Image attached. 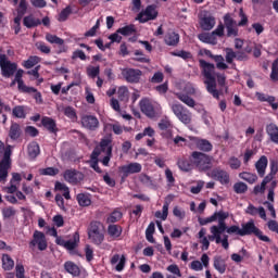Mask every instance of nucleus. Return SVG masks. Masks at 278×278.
I'll return each instance as SVG.
<instances>
[{
    "instance_id": "32",
    "label": "nucleus",
    "mask_w": 278,
    "mask_h": 278,
    "mask_svg": "<svg viewBox=\"0 0 278 278\" xmlns=\"http://www.w3.org/2000/svg\"><path fill=\"white\" fill-rule=\"evenodd\" d=\"M23 25L24 27H27V29H33V27H38V25H42V22L40 18L34 17V15H28L23 18Z\"/></svg>"
},
{
    "instance_id": "11",
    "label": "nucleus",
    "mask_w": 278,
    "mask_h": 278,
    "mask_svg": "<svg viewBox=\"0 0 278 278\" xmlns=\"http://www.w3.org/2000/svg\"><path fill=\"white\" fill-rule=\"evenodd\" d=\"M157 7L155 4H150L148 5L144 11H141L138 15H137V21H139V23H149V21H155V18H157Z\"/></svg>"
},
{
    "instance_id": "26",
    "label": "nucleus",
    "mask_w": 278,
    "mask_h": 278,
    "mask_svg": "<svg viewBox=\"0 0 278 278\" xmlns=\"http://www.w3.org/2000/svg\"><path fill=\"white\" fill-rule=\"evenodd\" d=\"M255 168L258 177H264V175H266V168H268V157L262 155L255 163Z\"/></svg>"
},
{
    "instance_id": "41",
    "label": "nucleus",
    "mask_w": 278,
    "mask_h": 278,
    "mask_svg": "<svg viewBox=\"0 0 278 278\" xmlns=\"http://www.w3.org/2000/svg\"><path fill=\"white\" fill-rule=\"evenodd\" d=\"M240 179H243V181H247L248 184H255L257 181V175L249 172H242L239 174Z\"/></svg>"
},
{
    "instance_id": "62",
    "label": "nucleus",
    "mask_w": 278,
    "mask_h": 278,
    "mask_svg": "<svg viewBox=\"0 0 278 278\" xmlns=\"http://www.w3.org/2000/svg\"><path fill=\"white\" fill-rule=\"evenodd\" d=\"M15 277L25 278V266H23L21 263H17L15 266Z\"/></svg>"
},
{
    "instance_id": "31",
    "label": "nucleus",
    "mask_w": 278,
    "mask_h": 278,
    "mask_svg": "<svg viewBox=\"0 0 278 278\" xmlns=\"http://www.w3.org/2000/svg\"><path fill=\"white\" fill-rule=\"evenodd\" d=\"M27 153L30 160H36L40 155V146L38 142H30L27 147Z\"/></svg>"
},
{
    "instance_id": "17",
    "label": "nucleus",
    "mask_w": 278,
    "mask_h": 278,
    "mask_svg": "<svg viewBox=\"0 0 278 278\" xmlns=\"http://www.w3.org/2000/svg\"><path fill=\"white\" fill-rule=\"evenodd\" d=\"M139 108L142 114L148 116V118H155V116L157 115V113L155 112V106H153V103H151V101H149L148 99L140 100Z\"/></svg>"
},
{
    "instance_id": "22",
    "label": "nucleus",
    "mask_w": 278,
    "mask_h": 278,
    "mask_svg": "<svg viewBox=\"0 0 278 278\" xmlns=\"http://www.w3.org/2000/svg\"><path fill=\"white\" fill-rule=\"evenodd\" d=\"M213 267L219 275H225L227 271V260L223 258V256L217 255L213 258Z\"/></svg>"
},
{
    "instance_id": "2",
    "label": "nucleus",
    "mask_w": 278,
    "mask_h": 278,
    "mask_svg": "<svg viewBox=\"0 0 278 278\" xmlns=\"http://www.w3.org/2000/svg\"><path fill=\"white\" fill-rule=\"evenodd\" d=\"M227 218H229V213H226L224 211H218V212H215L210 217H206V218L199 217L198 222H199V225L203 227L205 225H208V223H216V220H218L217 226L211 227V233L213 236H217L219 231H225L227 229V223H225ZM218 239L219 237L217 236V240Z\"/></svg>"
},
{
    "instance_id": "50",
    "label": "nucleus",
    "mask_w": 278,
    "mask_h": 278,
    "mask_svg": "<svg viewBox=\"0 0 278 278\" xmlns=\"http://www.w3.org/2000/svg\"><path fill=\"white\" fill-rule=\"evenodd\" d=\"M249 190V186L242 181L236 182L233 185V191L236 194H245V192Z\"/></svg>"
},
{
    "instance_id": "21",
    "label": "nucleus",
    "mask_w": 278,
    "mask_h": 278,
    "mask_svg": "<svg viewBox=\"0 0 278 278\" xmlns=\"http://www.w3.org/2000/svg\"><path fill=\"white\" fill-rule=\"evenodd\" d=\"M141 170H142V165L140 163H130L128 165L122 166V173L124 177H129V175L141 173Z\"/></svg>"
},
{
    "instance_id": "6",
    "label": "nucleus",
    "mask_w": 278,
    "mask_h": 278,
    "mask_svg": "<svg viewBox=\"0 0 278 278\" xmlns=\"http://www.w3.org/2000/svg\"><path fill=\"white\" fill-rule=\"evenodd\" d=\"M12 168V149L10 146L4 150L2 160L0 161V184L8 181L9 170Z\"/></svg>"
},
{
    "instance_id": "24",
    "label": "nucleus",
    "mask_w": 278,
    "mask_h": 278,
    "mask_svg": "<svg viewBox=\"0 0 278 278\" xmlns=\"http://www.w3.org/2000/svg\"><path fill=\"white\" fill-rule=\"evenodd\" d=\"M25 71L23 70H16L15 71V81H17V89L20 92H29L33 89H29V86L25 85V81L23 80V75Z\"/></svg>"
},
{
    "instance_id": "9",
    "label": "nucleus",
    "mask_w": 278,
    "mask_h": 278,
    "mask_svg": "<svg viewBox=\"0 0 278 278\" xmlns=\"http://www.w3.org/2000/svg\"><path fill=\"white\" fill-rule=\"evenodd\" d=\"M29 249H37L39 251H47V247L49 244L47 243V237L45 236V232L35 230L33 233V240L28 243Z\"/></svg>"
},
{
    "instance_id": "54",
    "label": "nucleus",
    "mask_w": 278,
    "mask_h": 278,
    "mask_svg": "<svg viewBox=\"0 0 278 278\" xmlns=\"http://www.w3.org/2000/svg\"><path fill=\"white\" fill-rule=\"evenodd\" d=\"M21 21H23V17L15 16L13 20V24L11 25V29L14 30L15 36H18V34H21Z\"/></svg>"
},
{
    "instance_id": "4",
    "label": "nucleus",
    "mask_w": 278,
    "mask_h": 278,
    "mask_svg": "<svg viewBox=\"0 0 278 278\" xmlns=\"http://www.w3.org/2000/svg\"><path fill=\"white\" fill-rule=\"evenodd\" d=\"M87 233L90 242L97 244V247L103 244V240H105V228L101 222H91L87 229Z\"/></svg>"
},
{
    "instance_id": "42",
    "label": "nucleus",
    "mask_w": 278,
    "mask_h": 278,
    "mask_svg": "<svg viewBox=\"0 0 278 278\" xmlns=\"http://www.w3.org/2000/svg\"><path fill=\"white\" fill-rule=\"evenodd\" d=\"M146 136L153 138L155 136V129H153L151 126L146 127L142 132L136 135L135 140H142V138Z\"/></svg>"
},
{
    "instance_id": "56",
    "label": "nucleus",
    "mask_w": 278,
    "mask_h": 278,
    "mask_svg": "<svg viewBox=\"0 0 278 278\" xmlns=\"http://www.w3.org/2000/svg\"><path fill=\"white\" fill-rule=\"evenodd\" d=\"M13 116H15V118H25L27 114L22 105H17L13 109Z\"/></svg>"
},
{
    "instance_id": "30",
    "label": "nucleus",
    "mask_w": 278,
    "mask_h": 278,
    "mask_svg": "<svg viewBox=\"0 0 278 278\" xmlns=\"http://www.w3.org/2000/svg\"><path fill=\"white\" fill-rule=\"evenodd\" d=\"M64 268L66 273L72 275V277H79L81 275V269H79V266L71 261L65 262Z\"/></svg>"
},
{
    "instance_id": "8",
    "label": "nucleus",
    "mask_w": 278,
    "mask_h": 278,
    "mask_svg": "<svg viewBox=\"0 0 278 278\" xmlns=\"http://www.w3.org/2000/svg\"><path fill=\"white\" fill-rule=\"evenodd\" d=\"M172 112H174L175 116L184 123V125H190L192 123V113L181 103L172 104Z\"/></svg>"
},
{
    "instance_id": "55",
    "label": "nucleus",
    "mask_w": 278,
    "mask_h": 278,
    "mask_svg": "<svg viewBox=\"0 0 278 278\" xmlns=\"http://www.w3.org/2000/svg\"><path fill=\"white\" fill-rule=\"evenodd\" d=\"M172 55H174V58H181L182 60H192V53L185 50L172 52Z\"/></svg>"
},
{
    "instance_id": "25",
    "label": "nucleus",
    "mask_w": 278,
    "mask_h": 278,
    "mask_svg": "<svg viewBox=\"0 0 278 278\" xmlns=\"http://www.w3.org/2000/svg\"><path fill=\"white\" fill-rule=\"evenodd\" d=\"M245 214H249L250 216H260L263 220H266V210L264 206L255 207L253 204H249Z\"/></svg>"
},
{
    "instance_id": "51",
    "label": "nucleus",
    "mask_w": 278,
    "mask_h": 278,
    "mask_svg": "<svg viewBox=\"0 0 278 278\" xmlns=\"http://www.w3.org/2000/svg\"><path fill=\"white\" fill-rule=\"evenodd\" d=\"M46 40L48 42H50L51 45H60V46L64 45V39H62L55 35H52V34H47Z\"/></svg>"
},
{
    "instance_id": "1",
    "label": "nucleus",
    "mask_w": 278,
    "mask_h": 278,
    "mask_svg": "<svg viewBox=\"0 0 278 278\" xmlns=\"http://www.w3.org/2000/svg\"><path fill=\"white\" fill-rule=\"evenodd\" d=\"M200 68L202 70V75L205 77L204 84L208 94H212L214 99H220V91L216 89V77L214 76V71L216 66L214 63H207V61L200 59L199 60Z\"/></svg>"
},
{
    "instance_id": "3",
    "label": "nucleus",
    "mask_w": 278,
    "mask_h": 278,
    "mask_svg": "<svg viewBox=\"0 0 278 278\" xmlns=\"http://www.w3.org/2000/svg\"><path fill=\"white\" fill-rule=\"evenodd\" d=\"M191 162L200 173H207V170H212L214 157L200 151H193L191 153Z\"/></svg>"
},
{
    "instance_id": "61",
    "label": "nucleus",
    "mask_w": 278,
    "mask_h": 278,
    "mask_svg": "<svg viewBox=\"0 0 278 278\" xmlns=\"http://www.w3.org/2000/svg\"><path fill=\"white\" fill-rule=\"evenodd\" d=\"M233 60H236V52H233V49L227 48L226 49V62H227V64H233Z\"/></svg>"
},
{
    "instance_id": "37",
    "label": "nucleus",
    "mask_w": 278,
    "mask_h": 278,
    "mask_svg": "<svg viewBox=\"0 0 278 278\" xmlns=\"http://www.w3.org/2000/svg\"><path fill=\"white\" fill-rule=\"evenodd\" d=\"M78 242H79V232H74L73 239L65 241L64 249H67V251H75V249H77Z\"/></svg>"
},
{
    "instance_id": "19",
    "label": "nucleus",
    "mask_w": 278,
    "mask_h": 278,
    "mask_svg": "<svg viewBox=\"0 0 278 278\" xmlns=\"http://www.w3.org/2000/svg\"><path fill=\"white\" fill-rule=\"evenodd\" d=\"M179 34L175 33L173 29H169L164 36V43L167 47H177V45H179Z\"/></svg>"
},
{
    "instance_id": "14",
    "label": "nucleus",
    "mask_w": 278,
    "mask_h": 278,
    "mask_svg": "<svg viewBox=\"0 0 278 278\" xmlns=\"http://www.w3.org/2000/svg\"><path fill=\"white\" fill-rule=\"evenodd\" d=\"M80 123L83 127L89 131H97V129H99V118L94 115H83L80 117Z\"/></svg>"
},
{
    "instance_id": "38",
    "label": "nucleus",
    "mask_w": 278,
    "mask_h": 278,
    "mask_svg": "<svg viewBox=\"0 0 278 278\" xmlns=\"http://www.w3.org/2000/svg\"><path fill=\"white\" fill-rule=\"evenodd\" d=\"M76 200L78 201V205H80V207H88L92 203L90 195L86 193H78Z\"/></svg>"
},
{
    "instance_id": "60",
    "label": "nucleus",
    "mask_w": 278,
    "mask_h": 278,
    "mask_svg": "<svg viewBox=\"0 0 278 278\" xmlns=\"http://www.w3.org/2000/svg\"><path fill=\"white\" fill-rule=\"evenodd\" d=\"M224 25L226 28L236 27V22H235L233 17H231V14L226 13L224 15Z\"/></svg>"
},
{
    "instance_id": "44",
    "label": "nucleus",
    "mask_w": 278,
    "mask_h": 278,
    "mask_svg": "<svg viewBox=\"0 0 278 278\" xmlns=\"http://www.w3.org/2000/svg\"><path fill=\"white\" fill-rule=\"evenodd\" d=\"M71 14H73V9L71 8V5H68L60 12L58 17L59 23H64L68 21Z\"/></svg>"
},
{
    "instance_id": "57",
    "label": "nucleus",
    "mask_w": 278,
    "mask_h": 278,
    "mask_svg": "<svg viewBox=\"0 0 278 278\" xmlns=\"http://www.w3.org/2000/svg\"><path fill=\"white\" fill-rule=\"evenodd\" d=\"M270 79L271 81H278V59L271 64Z\"/></svg>"
},
{
    "instance_id": "47",
    "label": "nucleus",
    "mask_w": 278,
    "mask_h": 278,
    "mask_svg": "<svg viewBox=\"0 0 278 278\" xmlns=\"http://www.w3.org/2000/svg\"><path fill=\"white\" fill-rule=\"evenodd\" d=\"M16 12V16L21 18H23L27 14V0H20Z\"/></svg>"
},
{
    "instance_id": "63",
    "label": "nucleus",
    "mask_w": 278,
    "mask_h": 278,
    "mask_svg": "<svg viewBox=\"0 0 278 278\" xmlns=\"http://www.w3.org/2000/svg\"><path fill=\"white\" fill-rule=\"evenodd\" d=\"M139 181L141 182V184H143V186H153V180L151 179V177H149V175H147V174H141L140 176H139Z\"/></svg>"
},
{
    "instance_id": "59",
    "label": "nucleus",
    "mask_w": 278,
    "mask_h": 278,
    "mask_svg": "<svg viewBox=\"0 0 278 278\" xmlns=\"http://www.w3.org/2000/svg\"><path fill=\"white\" fill-rule=\"evenodd\" d=\"M58 173H60V169L54 168V167H47L41 169V175H46L49 177H55V175H58Z\"/></svg>"
},
{
    "instance_id": "52",
    "label": "nucleus",
    "mask_w": 278,
    "mask_h": 278,
    "mask_svg": "<svg viewBox=\"0 0 278 278\" xmlns=\"http://www.w3.org/2000/svg\"><path fill=\"white\" fill-rule=\"evenodd\" d=\"M99 73H101V67L99 66L87 67V75L91 79H97V77H99Z\"/></svg>"
},
{
    "instance_id": "20",
    "label": "nucleus",
    "mask_w": 278,
    "mask_h": 278,
    "mask_svg": "<svg viewBox=\"0 0 278 278\" xmlns=\"http://www.w3.org/2000/svg\"><path fill=\"white\" fill-rule=\"evenodd\" d=\"M106 141V147L104 149H100V155L101 153H105V156L102 159L101 163L103 166H110V160H112V146L110 139H102L101 142Z\"/></svg>"
},
{
    "instance_id": "40",
    "label": "nucleus",
    "mask_w": 278,
    "mask_h": 278,
    "mask_svg": "<svg viewBox=\"0 0 278 278\" xmlns=\"http://www.w3.org/2000/svg\"><path fill=\"white\" fill-rule=\"evenodd\" d=\"M2 268L3 270H12L14 268V260L9 254L2 255Z\"/></svg>"
},
{
    "instance_id": "39",
    "label": "nucleus",
    "mask_w": 278,
    "mask_h": 278,
    "mask_svg": "<svg viewBox=\"0 0 278 278\" xmlns=\"http://www.w3.org/2000/svg\"><path fill=\"white\" fill-rule=\"evenodd\" d=\"M121 218H123V212L121 211V208H115L106 218V223L109 224H114V223H118V220H121Z\"/></svg>"
},
{
    "instance_id": "64",
    "label": "nucleus",
    "mask_w": 278,
    "mask_h": 278,
    "mask_svg": "<svg viewBox=\"0 0 278 278\" xmlns=\"http://www.w3.org/2000/svg\"><path fill=\"white\" fill-rule=\"evenodd\" d=\"M164 81V74L162 72H156L151 78V84H162Z\"/></svg>"
},
{
    "instance_id": "27",
    "label": "nucleus",
    "mask_w": 278,
    "mask_h": 278,
    "mask_svg": "<svg viewBox=\"0 0 278 278\" xmlns=\"http://www.w3.org/2000/svg\"><path fill=\"white\" fill-rule=\"evenodd\" d=\"M41 125L50 134H58V124L55 123V119L48 117V116H43L41 118Z\"/></svg>"
},
{
    "instance_id": "46",
    "label": "nucleus",
    "mask_w": 278,
    "mask_h": 278,
    "mask_svg": "<svg viewBox=\"0 0 278 278\" xmlns=\"http://www.w3.org/2000/svg\"><path fill=\"white\" fill-rule=\"evenodd\" d=\"M30 91H21L24 94H33V99H35L36 103H42V93L38 91V89L34 87H29Z\"/></svg>"
},
{
    "instance_id": "16",
    "label": "nucleus",
    "mask_w": 278,
    "mask_h": 278,
    "mask_svg": "<svg viewBox=\"0 0 278 278\" xmlns=\"http://www.w3.org/2000/svg\"><path fill=\"white\" fill-rule=\"evenodd\" d=\"M211 177L215 179V181H219L222 186H227L230 181L229 173L220 167L212 169Z\"/></svg>"
},
{
    "instance_id": "29",
    "label": "nucleus",
    "mask_w": 278,
    "mask_h": 278,
    "mask_svg": "<svg viewBox=\"0 0 278 278\" xmlns=\"http://www.w3.org/2000/svg\"><path fill=\"white\" fill-rule=\"evenodd\" d=\"M266 134L274 144H278V126L276 124H268L266 126Z\"/></svg>"
},
{
    "instance_id": "45",
    "label": "nucleus",
    "mask_w": 278,
    "mask_h": 278,
    "mask_svg": "<svg viewBox=\"0 0 278 278\" xmlns=\"http://www.w3.org/2000/svg\"><path fill=\"white\" fill-rule=\"evenodd\" d=\"M117 34H121L122 36H131V34H136V26L134 24H130L118 28Z\"/></svg>"
},
{
    "instance_id": "18",
    "label": "nucleus",
    "mask_w": 278,
    "mask_h": 278,
    "mask_svg": "<svg viewBox=\"0 0 278 278\" xmlns=\"http://www.w3.org/2000/svg\"><path fill=\"white\" fill-rule=\"evenodd\" d=\"M174 199H175V195L173 194H168L165 198L162 213L161 211H156L154 214L155 218H161V220H166V218H168V207H170V203H173Z\"/></svg>"
},
{
    "instance_id": "23",
    "label": "nucleus",
    "mask_w": 278,
    "mask_h": 278,
    "mask_svg": "<svg viewBox=\"0 0 278 278\" xmlns=\"http://www.w3.org/2000/svg\"><path fill=\"white\" fill-rule=\"evenodd\" d=\"M177 166L184 173H190V170L194 168V164L192 163V154L189 156V160L187 157L178 159Z\"/></svg>"
},
{
    "instance_id": "58",
    "label": "nucleus",
    "mask_w": 278,
    "mask_h": 278,
    "mask_svg": "<svg viewBox=\"0 0 278 278\" xmlns=\"http://www.w3.org/2000/svg\"><path fill=\"white\" fill-rule=\"evenodd\" d=\"M228 164L232 170H238V168L242 166V162H240L236 156L230 157Z\"/></svg>"
},
{
    "instance_id": "5",
    "label": "nucleus",
    "mask_w": 278,
    "mask_h": 278,
    "mask_svg": "<svg viewBox=\"0 0 278 278\" xmlns=\"http://www.w3.org/2000/svg\"><path fill=\"white\" fill-rule=\"evenodd\" d=\"M256 236L258 240L262 242H270V238L268 236H265L260 228L255 226V222L250 220L245 224L242 225V229L239 230V236L244 237V236Z\"/></svg>"
},
{
    "instance_id": "33",
    "label": "nucleus",
    "mask_w": 278,
    "mask_h": 278,
    "mask_svg": "<svg viewBox=\"0 0 278 278\" xmlns=\"http://www.w3.org/2000/svg\"><path fill=\"white\" fill-rule=\"evenodd\" d=\"M23 134V130L21 129V125L17 123H12L9 130V138L11 140H18Z\"/></svg>"
},
{
    "instance_id": "12",
    "label": "nucleus",
    "mask_w": 278,
    "mask_h": 278,
    "mask_svg": "<svg viewBox=\"0 0 278 278\" xmlns=\"http://www.w3.org/2000/svg\"><path fill=\"white\" fill-rule=\"evenodd\" d=\"M200 27L203 31H212L216 25V17L212 13L204 11L199 18Z\"/></svg>"
},
{
    "instance_id": "43",
    "label": "nucleus",
    "mask_w": 278,
    "mask_h": 278,
    "mask_svg": "<svg viewBox=\"0 0 278 278\" xmlns=\"http://www.w3.org/2000/svg\"><path fill=\"white\" fill-rule=\"evenodd\" d=\"M211 58L216 62V68H218V71H227V68H229L223 55H211Z\"/></svg>"
},
{
    "instance_id": "7",
    "label": "nucleus",
    "mask_w": 278,
    "mask_h": 278,
    "mask_svg": "<svg viewBox=\"0 0 278 278\" xmlns=\"http://www.w3.org/2000/svg\"><path fill=\"white\" fill-rule=\"evenodd\" d=\"M0 71L2 77L10 79V77H14V74L18 71V64L8 60V55L0 54Z\"/></svg>"
},
{
    "instance_id": "34",
    "label": "nucleus",
    "mask_w": 278,
    "mask_h": 278,
    "mask_svg": "<svg viewBox=\"0 0 278 278\" xmlns=\"http://www.w3.org/2000/svg\"><path fill=\"white\" fill-rule=\"evenodd\" d=\"M197 149L203 151V153H210V151L214 149V146H212V142L207 139H199L197 141Z\"/></svg>"
},
{
    "instance_id": "53",
    "label": "nucleus",
    "mask_w": 278,
    "mask_h": 278,
    "mask_svg": "<svg viewBox=\"0 0 278 278\" xmlns=\"http://www.w3.org/2000/svg\"><path fill=\"white\" fill-rule=\"evenodd\" d=\"M12 216H16V210L13 206L4 207L2 210V218L3 220L8 218H12Z\"/></svg>"
},
{
    "instance_id": "36",
    "label": "nucleus",
    "mask_w": 278,
    "mask_h": 278,
    "mask_svg": "<svg viewBox=\"0 0 278 278\" xmlns=\"http://www.w3.org/2000/svg\"><path fill=\"white\" fill-rule=\"evenodd\" d=\"M108 233H109V236H111V238H121V236L123 233V227H121L116 224L109 225Z\"/></svg>"
},
{
    "instance_id": "28",
    "label": "nucleus",
    "mask_w": 278,
    "mask_h": 278,
    "mask_svg": "<svg viewBox=\"0 0 278 278\" xmlns=\"http://www.w3.org/2000/svg\"><path fill=\"white\" fill-rule=\"evenodd\" d=\"M223 233H225V231H219L217 235L208 237V239L215 240L216 244H222L223 249L227 251V249H229V236L224 235V238H222L220 236H223Z\"/></svg>"
},
{
    "instance_id": "49",
    "label": "nucleus",
    "mask_w": 278,
    "mask_h": 278,
    "mask_svg": "<svg viewBox=\"0 0 278 278\" xmlns=\"http://www.w3.org/2000/svg\"><path fill=\"white\" fill-rule=\"evenodd\" d=\"M63 112H64V115L67 118H71V121L73 123H75L77 121V112L75 111V108H73V106H65Z\"/></svg>"
},
{
    "instance_id": "48",
    "label": "nucleus",
    "mask_w": 278,
    "mask_h": 278,
    "mask_svg": "<svg viewBox=\"0 0 278 278\" xmlns=\"http://www.w3.org/2000/svg\"><path fill=\"white\" fill-rule=\"evenodd\" d=\"M39 62V56L31 55L28 58V60L23 62L22 66H24V68H34V66H36V64H38Z\"/></svg>"
},
{
    "instance_id": "15",
    "label": "nucleus",
    "mask_w": 278,
    "mask_h": 278,
    "mask_svg": "<svg viewBox=\"0 0 278 278\" xmlns=\"http://www.w3.org/2000/svg\"><path fill=\"white\" fill-rule=\"evenodd\" d=\"M64 179L67 184H72L73 186H77L80 181H84V173L77 169H67L64 172Z\"/></svg>"
},
{
    "instance_id": "35",
    "label": "nucleus",
    "mask_w": 278,
    "mask_h": 278,
    "mask_svg": "<svg viewBox=\"0 0 278 278\" xmlns=\"http://www.w3.org/2000/svg\"><path fill=\"white\" fill-rule=\"evenodd\" d=\"M176 97L177 99H179V101L185 103V105H188V108H194V105H197V102L194 101V99H192L190 96L186 93L178 92L176 93Z\"/></svg>"
},
{
    "instance_id": "10",
    "label": "nucleus",
    "mask_w": 278,
    "mask_h": 278,
    "mask_svg": "<svg viewBox=\"0 0 278 278\" xmlns=\"http://www.w3.org/2000/svg\"><path fill=\"white\" fill-rule=\"evenodd\" d=\"M105 147H108V141H100V144L97 146L90 154V166L99 175L103 173V169H101V167L99 166V155H101V149L103 150L105 149Z\"/></svg>"
},
{
    "instance_id": "13",
    "label": "nucleus",
    "mask_w": 278,
    "mask_h": 278,
    "mask_svg": "<svg viewBox=\"0 0 278 278\" xmlns=\"http://www.w3.org/2000/svg\"><path fill=\"white\" fill-rule=\"evenodd\" d=\"M122 76L128 84H140L142 71L137 68H124L122 71Z\"/></svg>"
}]
</instances>
